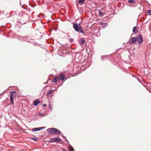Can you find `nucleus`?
Wrapping results in <instances>:
<instances>
[{
	"instance_id": "6ab92c4d",
	"label": "nucleus",
	"mask_w": 151,
	"mask_h": 151,
	"mask_svg": "<svg viewBox=\"0 0 151 151\" xmlns=\"http://www.w3.org/2000/svg\"><path fill=\"white\" fill-rule=\"evenodd\" d=\"M43 106L44 107H46V105L45 104H43Z\"/></svg>"
},
{
	"instance_id": "20e7f679",
	"label": "nucleus",
	"mask_w": 151,
	"mask_h": 151,
	"mask_svg": "<svg viewBox=\"0 0 151 151\" xmlns=\"http://www.w3.org/2000/svg\"><path fill=\"white\" fill-rule=\"evenodd\" d=\"M62 141V140L57 137H54L52 138L49 140V142H60Z\"/></svg>"
},
{
	"instance_id": "39448f33",
	"label": "nucleus",
	"mask_w": 151,
	"mask_h": 151,
	"mask_svg": "<svg viewBox=\"0 0 151 151\" xmlns=\"http://www.w3.org/2000/svg\"><path fill=\"white\" fill-rule=\"evenodd\" d=\"M137 37V41L139 43H141L143 42V38L141 35H139Z\"/></svg>"
},
{
	"instance_id": "a211bd4d",
	"label": "nucleus",
	"mask_w": 151,
	"mask_h": 151,
	"mask_svg": "<svg viewBox=\"0 0 151 151\" xmlns=\"http://www.w3.org/2000/svg\"><path fill=\"white\" fill-rule=\"evenodd\" d=\"M147 13L149 14V15H151V10H148L147 12Z\"/></svg>"
},
{
	"instance_id": "6e6552de",
	"label": "nucleus",
	"mask_w": 151,
	"mask_h": 151,
	"mask_svg": "<svg viewBox=\"0 0 151 151\" xmlns=\"http://www.w3.org/2000/svg\"><path fill=\"white\" fill-rule=\"evenodd\" d=\"M137 37H133L131 39V42L132 43L137 44Z\"/></svg>"
},
{
	"instance_id": "7ed1b4c3",
	"label": "nucleus",
	"mask_w": 151,
	"mask_h": 151,
	"mask_svg": "<svg viewBox=\"0 0 151 151\" xmlns=\"http://www.w3.org/2000/svg\"><path fill=\"white\" fill-rule=\"evenodd\" d=\"M9 93L11 103L13 105L14 104L13 99L16 97L17 96V94L15 91H10Z\"/></svg>"
},
{
	"instance_id": "5701e85b",
	"label": "nucleus",
	"mask_w": 151,
	"mask_h": 151,
	"mask_svg": "<svg viewBox=\"0 0 151 151\" xmlns=\"http://www.w3.org/2000/svg\"><path fill=\"white\" fill-rule=\"evenodd\" d=\"M49 108L50 109H52V108L50 106V105H49Z\"/></svg>"
},
{
	"instance_id": "0eeeda50",
	"label": "nucleus",
	"mask_w": 151,
	"mask_h": 151,
	"mask_svg": "<svg viewBox=\"0 0 151 151\" xmlns=\"http://www.w3.org/2000/svg\"><path fill=\"white\" fill-rule=\"evenodd\" d=\"M45 127H40L39 128H33L32 129V130L34 132H36L37 131H40L43 128H45Z\"/></svg>"
},
{
	"instance_id": "a878e982",
	"label": "nucleus",
	"mask_w": 151,
	"mask_h": 151,
	"mask_svg": "<svg viewBox=\"0 0 151 151\" xmlns=\"http://www.w3.org/2000/svg\"><path fill=\"white\" fill-rule=\"evenodd\" d=\"M71 151H73V149H72L71 150Z\"/></svg>"
},
{
	"instance_id": "2eb2a0df",
	"label": "nucleus",
	"mask_w": 151,
	"mask_h": 151,
	"mask_svg": "<svg viewBox=\"0 0 151 151\" xmlns=\"http://www.w3.org/2000/svg\"><path fill=\"white\" fill-rule=\"evenodd\" d=\"M38 115L40 117H44L46 115V114H42V113H39Z\"/></svg>"
},
{
	"instance_id": "ddd939ff",
	"label": "nucleus",
	"mask_w": 151,
	"mask_h": 151,
	"mask_svg": "<svg viewBox=\"0 0 151 151\" xmlns=\"http://www.w3.org/2000/svg\"><path fill=\"white\" fill-rule=\"evenodd\" d=\"M85 0H78V2L79 4L82 5L85 2Z\"/></svg>"
},
{
	"instance_id": "4468645a",
	"label": "nucleus",
	"mask_w": 151,
	"mask_h": 151,
	"mask_svg": "<svg viewBox=\"0 0 151 151\" xmlns=\"http://www.w3.org/2000/svg\"><path fill=\"white\" fill-rule=\"evenodd\" d=\"M54 90H50L47 93V96H49L53 91Z\"/></svg>"
},
{
	"instance_id": "9b49d317",
	"label": "nucleus",
	"mask_w": 151,
	"mask_h": 151,
	"mask_svg": "<svg viewBox=\"0 0 151 151\" xmlns=\"http://www.w3.org/2000/svg\"><path fill=\"white\" fill-rule=\"evenodd\" d=\"M137 28L136 26L134 27L133 29V32L134 33H137Z\"/></svg>"
},
{
	"instance_id": "b1692460",
	"label": "nucleus",
	"mask_w": 151,
	"mask_h": 151,
	"mask_svg": "<svg viewBox=\"0 0 151 151\" xmlns=\"http://www.w3.org/2000/svg\"><path fill=\"white\" fill-rule=\"evenodd\" d=\"M73 41V39H71L70 40V42H72V41Z\"/></svg>"
},
{
	"instance_id": "f8f14e48",
	"label": "nucleus",
	"mask_w": 151,
	"mask_h": 151,
	"mask_svg": "<svg viewBox=\"0 0 151 151\" xmlns=\"http://www.w3.org/2000/svg\"><path fill=\"white\" fill-rule=\"evenodd\" d=\"M40 101L39 100H36L34 102V105L35 106H37L40 103Z\"/></svg>"
},
{
	"instance_id": "dca6fc26",
	"label": "nucleus",
	"mask_w": 151,
	"mask_h": 151,
	"mask_svg": "<svg viewBox=\"0 0 151 151\" xmlns=\"http://www.w3.org/2000/svg\"><path fill=\"white\" fill-rule=\"evenodd\" d=\"M128 2L132 4H134L135 3V1L133 0H128Z\"/></svg>"
},
{
	"instance_id": "f3484780",
	"label": "nucleus",
	"mask_w": 151,
	"mask_h": 151,
	"mask_svg": "<svg viewBox=\"0 0 151 151\" xmlns=\"http://www.w3.org/2000/svg\"><path fill=\"white\" fill-rule=\"evenodd\" d=\"M107 26V24L106 23H105L104 24V25L102 27L103 28H105V27H106Z\"/></svg>"
},
{
	"instance_id": "aec40b11",
	"label": "nucleus",
	"mask_w": 151,
	"mask_h": 151,
	"mask_svg": "<svg viewBox=\"0 0 151 151\" xmlns=\"http://www.w3.org/2000/svg\"><path fill=\"white\" fill-rule=\"evenodd\" d=\"M32 139H33V140H36L37 139V138H35V139L34 138V139H33L32 138Z\"/></svg>"
},
{
	"instance_id": "423d86ee",
	"label": "nucleus",
	"mask_w": 151,
	"mask_h": 151,
	"mask_svg": "<svg viewBox=\"0 0 151 151\" xmlns=\"http://www.w3.org/2000/svg\"><path fill=\"white\" fill-rule=\"evenodd\" d=\"M59 79H60L61 81H63L65 78V76L63 74H60L59 77H58Z\"/></svg>"
},
{
	"instance_id": "4be33fe9",
	"label": "nucleus",
	"mask_w": 151,
	"mask_h": 151,
	"mask_svg": "<svg viewBox=\"0 0 151 151\" xmlns=\"http://www.w3.org/2000/svg\"><path fill=\"white\" fill-rule=\"evenodd\" d=\"M104 24V23L103 22H101L100 23V25H102V24Z\"/></svg>"
},
{
	"instance_id": "1a4fd4ad",
	"label": "nucleus",
	"mask_w": 151,
	"mask_h": 151,
	"mask_svg": "<svg viewBox=\"0 0 151 151\" xmlns=\"http://www.w3.org/2000/svg\"><path fill=\"white\" fill-rule=\"evenodd\" d=\"M59 79L58 77V76H55L54 77V79L51 81L52 83H55L57 82Z\"/></svg>"
},
{
	"instance_id": "9d476101",
	"label": "nucleus",
	"mask_w": 151,
	"mask_h": 151,
	"mask_svg": "<svg viewBox=\"0 0 151 151\" xmlns=\"http://www.w3.org/2000/svg\"><path fill=\"white\" fill-rule=\"evenodd\" d=\"M85 42V40L83 38H81L80 40H79V42L80 45H83Z\"/></svg>"
},
{
	"instance_id": "412c9836",
	"label": "nucleus",
	"mask_w": 151,
	"mask_h": 151,
	"mask_svg": "<svg viewBox=\"0 0 151 151\" xmlns=\"http://www.w3.org/2000/svg\"><path fill=\"white\" fill-rule=\"evenodd\" d=\"M99 14H100V15H102V13L101 12H99Z\"/></svg>"
},
{
	"instance_id": "f257e3e1",
	"label": "nucleus",
	"mask_w": 151,
	"mask_h": 151,
	"mask_svg": "<svg viewBox=\"0 0 151 151\" xmlns=\"http://www.w3.org/2000/svg\"><path fill=\"white\" fill-rule=\"evenodd\" d=\"M73 27L75 30L77 32H80L82 33H84L85 32L83 30L80 24L74 23Z\"/></svg>"
},
{
	"instance_id": "f03ea898",
	"label": "nucleus",
	"mask_w": 151,
	"mask_h": 151,
	"mask_svg": "<svg viewBox=\"0 0 151 151\" xmlns=\"http://www.w3.org/2000/svg\"><path fill=\"white\" fill-rule=\"evenodd\" d=\"M48 130L49 133L51 134H59L60 133L59 130L55 128L48 129Z\"/></svg>"
},
{
	"instance_id": "393cba45",
	"label": "nucleus",
	"mask_w": 151,
	"mask_h": 151,
	"mask_svg": "<svg viewBox=\"0 0 151 151\" xmlns=\"http://www.w3.org/2000/svg\"><path fill=\"white\" fill-rule=\"evenodd\" d=\"M47 83H48V81H47V82H46L44 84H47Z\"/></svg>"
}]
</instances>
